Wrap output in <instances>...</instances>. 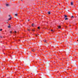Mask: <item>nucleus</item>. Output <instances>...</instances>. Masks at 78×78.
I'll use <instances>...</instances> for the list:
<instances>
[{"label":"nucleus","instance_id":"obj_1","mask_svg":"<svg viewBox=\"0 0 78 78\" xmlns=\"http://www.w3.org/2000/svg\"><path fill=\"white\" fill-rule=\"evenodd\" d=\"M41 78H45V76L44 75H42L41 76Z\"/></svg>","mask_w":78,"mask_h":78},{"label":"nucleus","instance_id":"obj_2","mask_svg":"<svg viewBox=\"0 0 78 78\" xmlns=\"http://www.w3.org/2000/svg\"><path fill=\"white\" fill-rule=\"evenodd\" d=\"M35 50L34 49H31V51H34V52L35 51Z\"/></svg>","mask_w":78,"mask_h":78},{"label":"nucleus","instance_id":"obj_3","mask_svg":"<svg viewBox=\"0 0 78 78\" xmlns=\"http://www.w3.org/2000/svg\"><path fill=\"white\" fill-rule=\"evenodd\" d=\"M9 26H8V28H11V24H9Z\"/></svg>","mask_w":78,"mask_h":78},{"label":"nucleus","instance_id":"obj_4","mask_svg":"<svg viewBox=\"0 0 78 78\" xmlns=\"http://www.w3.org/2000/svg\"><path fill=\"white\" fill-rule=\"evenodd\" d=\"M73 2H71V5H73Z\"/></svg>","mask_w":78,"mask_h":78},{"label":"nucleus","instance_id":"obj_5","mask_svg":"<svg viewBox=\"0 0 78 78\" xmlns=\"http://www.w3.org/2000/svg\"><path fill=\"white\" fill-rule=\"evenodd\" d=\"M73 64H74V65H76V62H74L73 63Z\"/></svg>","mask_w":78,"mask_h":78},{"label":"nucleus","instance_id":"obj_6","mask_svg":"<svg viewBox=\"0 0 78 78\" xmlns=\"http://www.w3.org/2000/svg\"><path fill=\"white\" fill-rule=\"evenodd\" d=\"M17 15H18V13H17L16 14H15V16H17Z\"/></svg>","mask_w":78,"mask_h":78},{"label":"nucleus","instance_id":"obj_7","mask_svg":"<svg viewBox=\"0 0 78 78\" xmlns=\"http://www.w3.org/2000/svg\"><path fill=\"white\" fill-rule=\"evenodd\" d=\"M11 17H10V18L8 20V21L11 20Z\"/></svg>","mask_w":78,"mask_h":78},{"label":"nucleus","instance_id":"obj_8","mask_svg":"<svg viewBox=\"0 0 78 78\" xmlns=\"http://www.w3.org/2000/svg\"><path fill=\"white\" fill-rule=\"evenodd\" d=\"M48 14H50V12H48Z\"/></svg>","mask_w":78,"mask_h":78},{"label":"nucleus","instance_id":"obj_9","mask_svg":"<svg viewBox=\"0 0 78 78\" xmlns=\"http://www.w3.org/2000/svg\"><path fill=\"white\" fill-rule=\"evenodd\" d=\"M71 18H74V16H71Z\"/></svg>","mask_w":78,"mask_h":78},{"label":"nucleus","instance_id":"obj_10","mask_svg":"<svg viewBox=\"0 0 78 78\" xmlns=\"http://www.w3.org/2000/svg\"><path fill=\"white\" fill-rule=\"evenodd\" d=\"M65 20H68V18H66L65 19Z\"/></svg>","mask_w":78,"mask_h":78},{"label":"nucleus","instance_id":"obj_11","mask_svg":"<svg viewBox=\"0 0 78 78\" xmlns=\"http://www.w3.org/2000/svg\"><path fill=\"white\" fill-rule=\"evenodd\" d=\"M67 17V15H65V17Z\"/></svg>","mask_w":78,"mask_h":78},{"label":"nucleus","instance_id":"obj_12","mask_svg":"<svg viewBox=\"0 0 78 78\" xmlns=\"http://www.w3.org/2000/svg\"><path fill=\"white\" fill-rule=\"evenodd\" d=\"M58 28H60L61 27L60 26L58 27Z\"/></svg>","mask_w":78,"mask_h":78},{"label":"nucleus","instance_id":"obj_13","mask_svg":"<svg viewBox=\"0 0 78 78\" xmlns=\"http://www.w3.org/2000/svg\"><path fill=\"white\" fill-rule=\"evenodd\" d=\"M9 5L8 4H6V6H8Z\"/></svg>","mask_w":78,"mask_h":78},{"label":"nucleus","instance_id":"obj_14","mask_svg":"<svg viewBox=\"0 0 78 78\" xmlns=\"http://www.w3.org/2000/svg\"><path fill=\"white\" fill-rule=\"evenodd\" d=\"M38 29H39V30L40 29V27H38Z\"/></svg>","mask_w":78,"mask_h":78},{"label":"nucleus","instance_id":"obj_15","mask_svg":"<svg viewBox=\"0 0 78 78\" xmlns=\"http://www.w3.org/2000/svg\"><path fill=\"white\" fill-rule=\"evenodd\" d=\"M46 41H47L45 40L44 41V42H46Z\"/></svg>","mask_w":78,"mask_h":78},{"label":"nucleus","instance_id":"obj_16","mask_svg":"<svg viewBox=\"0 0 78 78\" xmlns=\"http://www.w3.org/2000/svg\"><path fill=\"white\" fill-rule=\"evenodd\" d=\"M35 69H37V67H35Z\"/></svg>","mask_w":78,"mask_h":78},{"label":"nucleus","instance_id":"obj_17","mask_svg":"<svg viewBox=\"0 0 78 78\" xmlns=\"http://www.w3.org/2000/svg\"><path fill=\"white\" fill-rule=\"evenodd\" d=\"M0 31H2V29H1V30H0Z\"/></svg>","mask_w":78,"mask_h":78},{"label":"nucleus","instance_id":"obj_18","mask_svg":"<svg viewBox=\"0 0 78 78\" xmlns=\"http://www.w3.org/2000/svg\"><path fill=\"white\" fill-rule=\"evenodd\" d=\"M34 25V24L33 23L32 24V26H33Z\"/></svg>","mask_w":78,"mask_h":78},{"label":"nucleus","instance_id":"obj_19","mask_svg":"<svg viewBox=\"0 0 78 78\" xmlns=\"http://www.w3.org/2000/svg\"><path fill=\"white\" fill-rule=\"evenodd\" d=\"M10 33H12V31H10Z\"/></svg>","mask_w":78,"mask_h":78},{"label":"nucleus","instance_id":"obj_20","mask_svg":"<svg viewBox=\"0 0 78 78\" xmlns=\"http://www.w3.org/2000/svg\"><path fill=\"white\" fill-rule=\"evenodd\" d=\"M0 37H1V38H2V36H0Z\"/></svg>","mask_w":78,"mask_h":78},{"label":"nucleus","instance_id":"obj_21","mask_svg":"<svg viewBox=\"0 0 78 78\" xmlns=\"http://www.w3.org/2000/svg\"><path fill=\"white\" fill-rule=\"evenodd\" d=\"M32 30L33 31H34L35 30Z\"/></svg>","mask_w":78,"mask_h":78},{"label":"nucleus","instance_id":"obj_22","mask_svg":"<svg viewBox=\"0 0 78 78\" xmlns=\"http://www.w3.org/2000/svg\"><path fill=\"white\" fill-rule=\"evenodd\" d=\"M35 35L36 36H37V34H35Z\"/></svg>","mask_w":78,"mask_h":78},{"label":"nucleus","instance_id":"obj_23","mask_svg":"<svg viewBox=\"0 0 78 78\" xmlns=\"http://www.w3.org/2000/svg\"><path fill=\"white\" fill-rule=\"evenodd\" d=\"M14 32H15V33H17V32H16V31H15Z\"/></svg>","mask_w":78,"mask_h":78},{"label":"nucleus","instance_id":"obj_24","mask_svg":"<svg viewBox=\"0 0 78 78\" xmlns=\"http://www.w3.org/2000/svg\"><path fill=\"white\" fill-rule=\"evenodd\" d=\"M51 31H53V30H51Z\"/></svg>","mask_w":78,"mask_h":78},{"label":"nucleus","instance_id":"obj_25","mask_svg":"<svg viewBox=\"0 0 78 78\" xmlns=\"http://www.w3.org/2000/svg\"><path fill=\"white\" fill-rule=\"evenodd\" d=\"M28 31H30V30H29V29H28Z\"/></svg>","mask_w":78,"mask_h":78},{"label":"nucleus","instance_id":"obj_26","mask_svg":"<svg viewBox=\"0 0 78 78\" xmlns=\"http://www.w3.org/2000/svg\"><path fill=\"white\" fill-rule=\"evenodd\" d=\"M9 17H11V15H9Z\"/></svg>","mask_w":78,"mask_h":78},{"label":"nucleus","instance_id":"obj_27","mask_svg":"<svg viewBox=\"0 0 78 78\" xmlns=\"http://www.w3.org/2000/svg\"><path fill=\"white\" fill-rule=\"evenodd\" d=\"M47 44V42H46V41L45 42Z\"/></svg>","mask_w":78,"mask_h":78},{"label":"nucleus","instance_id":"obj_28","mask_svg":"<svg viewBox=\"0 0 78 78\" xmlns=\"http://www.w3.org/2000/svg\"><path fill=\"white\" fill-rule=\"evenodd\" d=\"M28 21H30V20H28Z\"/></svg>","mask_w":78,"mask_h":78},{"label":"nucleus","instance_id":"obj_29","mask_svg":"<svg viewBox=\"0 0 78 78\" xmlns=\"http://www.w3.org/2000/svg\"><path fill=\"white\" fill-rule=\"evenodd\" d=\"M7 23H8L7 22Z\"/></svg>","mask_w":78,"mask_h":78},{"label":"nucleus","instance_id":"obj_30","mask_svg":"<svg viewBox=\"0 0 78 78\" xmlns=\"http://www.w3.org/2000/svg\"><path fill=\"white\" fill-rule=\"evenodd\" d=\"M77 41H78V40H77Z\"/></svg>","mask_w":78,"mask_h":78},{"label":"nucleus","instance_id":"obj_31","mask_svg":"<svg viewBox=\"0 0 78 78\" xmlns=\"http://www.w3.org/2000/svg\"><path fill=\"white\" fill-rule=\"evenodd\" d=\"M38 35H39V34H38Z\"/></svg>","mask_w":78,"mask_h":78},{"label":"nucleus","instance_id":"obj_32","mask_svg":"<svg viewBox=\"0 0 78 78\" xmlns=\"http://www.w3.org/2000/svg\"><path fill=\"white\" fill-rule=\"evenodd\" d=\"M4 54H5V53H4Z\"/></svg>","mask_w":78,"mask_h":78},{"label":"nucleus","instance_id":"obj_33","mask_svg":"<svg viewBox=\"0 0 78 78\" xmlns=\"http://www.w3.org/2000/svg\"><path fill=\"white\" fill-rule=\"evenodd\" d=\"M21 0L22 1L23 0Z\"/></svg>","mask_w":78,"mask_h":78},{"label":"nucleus","instance_id":"obj_34","mask_svg":"<svg viewBox=\"0 0 78 78\" xmlns=\"http://www.w3.org/2000/svg\"><path fill=\"white\" fill-rule=\"evenodd\" d=\"M70 26H71L70 25Z\"/></svg>","mask_w":78,"mask_h":78},{"label":"nucleus","instance_id":"obj_35","mask_svg":"<svg viewBox=\"0 0 78 78\" xmlns=\"http://www.w3.org/2000/svg\"><path fill=\"white\" fill-rule=\"evenodd\" d=\"M1 42H2V41H1Z\"/></svg>","mask_w":78,"mask_h":78}]
</instances>
